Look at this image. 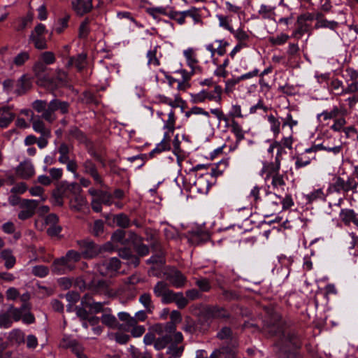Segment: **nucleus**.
<instances>
[{
  "instance_id": "f3484780",
  "label": "nucleus",
  "mask_w": 358,
  "mask_h": 358,
  "mask_svg": "<svg viewBox=\"0 0 358 358\" xmlns=\"http://www.w3.org/2000/svg\"><path fill=\"white\" fill-rule=\"evenodd\" d=\"M280 169V160L277 159L275 162H265L261 171L262 176L265 180L270 179L275 173H278Z\"/></svg>"
},
{
  "instance_id": "8fccbe9b",
  "label": "nucleus",
  "mask_w": 358,
  "mask_h": 358,
  "mask_svg": "<svg viewBox=\"0 0 358 358\" xmlns=\"http://www.w3.org/2000/svg\"><path fill=\"white\" fill-rule=\"evenodd\" d=\"M110 340H114L116 343L120 345L126 344L130 339V336L122 332H115L108 334Z\"/></svg>"
},
{
  "instance_id": "72a5a7b5",
  "label": "nucleus",
  "mask_w": 358,
  "mask_h": 358,
  "mask_svg": "<svg viewBox=\"0 0 358 358\" xmlns=\"http://www.w3.org/2000/svg\"><path fill=\"white\" fill-rule=\"evenodd\" d=\"M229 127L231 133H233L236 137V143H240L245 138V131L237 121L232 120Z\"/></svg>"
},
{
  "instance_id": "603ef678",
  "label": "nucleus",
  "mask_w": 358,
  "mask_h": 358,
  "mask_svg": "<svg viewBox=\"0 0 358 358\" xmlns=\"http://www.w3.org/2000/svg\"><path fill=\"white\" fill-rule=\"evenodd\" d=\"M268 121L270 124L271 131L275 136H278L280 132L281 122L273 115L268 116Z\"/></svg>"
},
{
  "instance_id": "ddd939ff",
  "label": "nucleus",
  "mask_w": 358,
  "mask_h": 358,
  "mask_svg": "<svg viewBox=\"0 0 358 358\" xmlns=\"http://www.w3.org/2000/svg\"><path fill=\"white\" fill-rule=\"evenodd\" d=\"M347 113L346 109L340 108L337 106H334L332 108L323 110L321 113L317 114V118L320 121H327L329 120H334L338 118L341 115H345Z\"/></svg>"
},
{
  "instance_id": "58836bf2",
  "label": "nucleus",
  "mask_w": 358,
  "mask_h": 358,
  "mask_svg": "<svg viewBox=\"0 0 358 358\" xmlns=\"http://www.w3.org/2000/svg\"><path fill=\"white\" fill-rule=\"evenodd\" d=\"M289 38V35L284 33H280L276 36H269L268 38V41L271 45L278 46L285 44Z\"/></svg>"
},
{
  "instance_id": "b1692460",
  "label": "nucleus",
  "mask_w": 358,
  "mask_h": 358,
  "mask_svg": "<svg viewBox=\"0 0 358 358\" xmlns=\"http://www.w3.org/2000/svg\"><path fill=\"white\" fill-rule=\"evenodd\" d=\"M171 136H169L168 134H164L162 141L157 143L155 148L149 153L150 157H154L157 154L169 150L171 149Z\"/></svg>"
},
{
  "instance_id": "39448f33",
  "label": "nucleus",
  "mask_w": 358,
  "mask_h": 358,
  "mask_svg": "<svg viewBox=\"0 0 358 358\" xmlns=\"http://www.w3.org/2000/svg\"><path fill=\"white\" fill-rule=\"evenodd\" d=\"M82 171L85 175L90 176L94 183L101 187H105L103 177L99 173L96 164L90 159H85L81 164Z\"/></svg>"
},
{
  "instance_id": "680f3d73",
  "label": "nucleus",
  "mask_w": 358,
  "mask_h": 358,
  "mask_svg": "<svg viewBox=\"0 0 358 358\" xmlns=\"http://www.w3.org/2000/svg\"><path fill=\"white\" fill-rule=\"evenodd\" d=\"M52 196L55 203L62 206L63 205V198L65 196V187L64 186L58 187L53 192Z\"/></svg>"
},
{
  "instance_id": "ea45409f",
  "label": "nucleus",
  "mask_w": 358,
  "mask_h": 358,
  "mask_svg": "<svg viewBox=\"0 0 358 358\" xmlns=\"http://www.w3.org/2000/svg\"><path fill=\"white\" fill-rule=\"evenodd\" d=\"M321 150H326L329 152H333L334 155H338L340 152H341V151L343 150V146L337 145V146H334V147H325L322 144H319V145H313L311 148H307V152H310L312 150H316V152H317V151Z\"/></svg>"
},
{
  "instance_id": "dca6fc26",
  "label": "nucleus",
  "mask_w": 358,
  "mask_h": 358,
  "mask_svg": "<svg viewBox=\"0 0 358 358\" xmlns=\"http://www.w3.org/2000/svg\"><path fill=\"white\" fill-rule=\"evenodd\" d=\"M16 173L22 179H29L35 174L34 166L30 161H24L17 166Z\"/></svg>"
},
{
  "instance_id": "09e8293b",
  "label": "nucleus",
  "mask_w": 358,
  "mask_h": 358,
  "mask_svg": "<svg viewBox=\"0 0 358 358\" xmlns=\"http://www.w3.org/2000/svg\"><path fill=\"white\" fill-rule=\"evenodd\" d=\"M68 134L69 137L73 138L80 143H84L86 141L85 135L76 126H71L69 129Z\"/></svg>"
},
{
  "instance_id": "f03ea898",
  "label": "nucleus",
  "mask_w": 358,
  "mask_h": 358,
  "mask_svg": "<svg viewBox=\"0 0 358 358\" xmlns=\"http://www.w3.org/2000/svg\"><path fill=\"white\" fill-rule=\"evenodd\" d=\"M32 108L37 113H41V117L51 124L57 119L56 111L59 110L63 115L69 112L70 103L56 98L49 103L44 100H36L32 103Z\"/></svg>"
},
{
  "instance_id": "6e6d98bb",
  "label": "nucleus",
  "mask_w": 358,
  "mask_h": 358,
  "mask_svg": "<svg viewBox=\"0 0 358 358\" xmlns=\"http://www.w3.org/2000/svg\"><path fill=\"white\" fill-rule=\"evenodd\" d=\"M9 339L12 342L21 344L24 342V334L20 329H13L9 334Z\"/></svg>"
},
{
  "instance_id": "412c9836",
  "label": "nucleus",
  "mask_w": 358,
  "mask_h": 358,
  "mask_svg": "<svg viewBox=\"0 0 358 358\" xmlns=\"http://www.w3.org/2000/svg\"><path fill=\"white\" fill-rule=\"evenodd\" d=\"M108 310L109 312L108 313H104L101 317L102 324L110 329H122L123 324H120L116 317L110 313V308H108Z\"/></svg>"
},
{
  "instance_id": "5701e85b",
  "label": "nucleus",
  "mask_w": 358,
  "mask_h": 358,
  "mask_svg": "<svg viewBox=\"0 0 358 358\" xmlns=\"http://www.w3.org/2000/svg\"><path fill=\"white\" fill-rule=\"evenodd\" d=\"M15 114L13 113L9 107H2L0 108V127L7 128L13 121Z\"/></svg>"
},
{
  "instance_id": "1a4fd4ad",
  "label": "nucleus",
  "mask_w": 358,
  "mask_h": 358,
  "mask_svg": "<svg viewBox=\"0 0 358 358\" xmlns=\"http://www.w3.org/2000/svg\"><path fill=\"white\" fill-rule=\"evenodd\" d=\"M153 292L156 297L161 299L163 304H169L174 291L169 288V285L165 281H158L153 287Z\"/></svg>"
},
{
  "instance_id": "bb28decb",
  "label": "nucleus",
  "mask_w": 358,
  "mask_h": 358,
  "mask_svg": "<svg viewBox=\"0 0 358 358\" xmlns=\"http://www.w3.org/2000/svg\"><path fill=\"white\" fill-rule=\"evenodd\" d=\"M160 48L159 45H155L153 48L148 51L146 57L148 58V64L155 67L160 65L159 59L162 57L161 53H158V49Z\"/></svg>"
},
{
  "instance_id": "2f4dec72",
  "label": "nucleus",
  "mask_w": 358,
  "mask_h": 358,
  "mask_svg": "<svg viewBox=\"0 0 358 358\" xmlns=\"http://www.w3.org/2000/svg\"><path fill=\"white\" fill-rule=\"evenodd\" d=\"M176 117L175 115V113L173 110L168 114V119L164 121V124L163 126V129L166 130L164 134H168L169 136H171L172 134H173L175 131V125H176Z\"/></svg>"
},
{
  "instance_id": "338daca9",
  "label": "nucleus",
  "mask_w": 358,
  "mask_h": 358,
  "mask_svg": "<svg viewBox=\"0 0 358 358\" xmlns=\"http://www.w3.org/2000/svg\"><path fill=\"white\" fill-rule=\"evenodd\" d=\"M217 18L219 21L220 27L227 29L230 33L233 31L234 28L231 25V20L229 19V16L217 15Z\"/></svg>"
},
{
  "instance_id": "f704fd0d",
  "label": "nucleus",
  "mask_w": 358,
  "mask_h": 358,
  "mask_svg": "<svg viewBox=\"0 0 358 358\" xmlns=\"http://www.w3.org/2000/svg\"><path fill=\"white\" fill-rule=\"evenodd\" d=\"M119 320L124 322L122 329L129 331L131 326H134L136 324V320L133 316H131L129 313L127 312H120L117 313Z\"/></svg>"
},
{
  "instance_id": "4d7b16f0",
  "label": "nucleus",
  "mask_w": 358,
  "mask_h": 358,
  "mask_svg": "<svg viewBox=\"0 0 358 358\" xmlns=\"http://www.w3.org/2000/svg\"><path fill=\"white\" fill-rule=\"evenodd\" d=\"M347 121L345 118V115H341L338 118L334 120L333 124L330 127V129L335 132L343 131Z\"/></svg>"
},
{
  "instance_id": "c03bdc74",
  "label": "nucleus",
  "mask_w": 358,
  "mask_h": 358,
  "mask_svg": "<svg viewBox=\"0 0 358 358\" xmlns=\"http://www.w3.org/2000/svg\"><path fill=\"white\" fill-rule=\"evenodd\" d=\"M222 88L220 85H215L213 91H207V99L209 101H213L220 103L222 100Z\"/></svg>"
},
{
  "instance_id": "393cba45",
  "label": "nucleus",
  "mask_w": 358,
  "mask_h": 358,
  "mask_svg": "<svg viewBox=\"0 0 358 358\" xmlns=\"http://www.w3.org/2000/svg\"><path fill=\"white\" fill-rule=\"evenodd\" d=\"M87 65V55L84 53L78 54L76 57H71L67 63V66H75L78 71H81Z\"/></svg>"
},
{
  "instance_id": "3c124183",
  "label": "nucleus",
  "mask_w": 358,
  "mask_h": 358,
  "mask_svg": "<svg viewBox=\"0 0 358 358\" xmlns=\"http://www.w3.org/2000/svg\"><path fill=\"white\" fill-rule=\"evenodd\" d=\"M90 20L88 17H86L80 24L78 30V37L80 38H87L90 32Z\"/></svg>"
},
{
  "instance_id": "37998d69",
  "label": "nucleus",
  "mask_w": 358,
  "mask_h": 358,
  "mask_svg": "<svg viewBox=\"0 0 358 358\" xmlns=\"http://www.w3.org/2000/svg\"><path fill=\"white\" fill-rule=\"evenodd\" d=\"M330 91L336 96L343 95L344 85L338 78L333 79L330 83Z\"/></svg>"
},
{
  "instance_id": "473e14b6",
  "label": "nucleus",
  "mask_w": 358,
  "mask_h": 358,
  "mask_svg": "<svg viewBox=\"0 0 358 358\" xmlns=\"http://www.w3.org/2000/svg\"><path fill=\"white\" fill-rule=\"evenodd\" d=\"M30 87V83L25 75H22L15 83V93L20 96L24 94Z\"/></svg>"
},
{
  "instance_id": "4c0bfd02",
  "label": "nucleus",
  "mask_w": 358,
  "mask_h": 358,
  "mask_svg": "<svg viewBox=\"0 0 358 358\" xmlns=\"http://www.w3.org/2000/svg\"><path fill=\"white\" fill-rule=\"evenodd\" d=\"M119 255L122 259L128 260V264L129 265H133L136 267L139 264V259L134 255L129 249L124 248L120 250L119 251Z\"/></svg>"
},
{
  "instance_id": "f257e3e1",
  "label": "nucleus",
  "mask_w": 358,
  "mask_h": 358,
  "mask_svg": "<svg viewBox=\"0 0 358 358\" xmlns=\"http://www.w3.org/2000/svg\"><path fill=\"white\" fill-rule=\"evenodd\" d=\"M274 322H271L269 331L280 338V348L287 355V358H299L298 349L301 347V341L298 336L292 331L284 328L278 315L273 316Z\"/></svg>"
},
{
  "instance_id": "a19ab883",
  "label": "nucleus",
  "mask_w": 358,
  "mask_h": 358,
  "mask_svg": "<svg viewBox=\"0 0 358 358\" xmlns=\"http://www.w3.org/2000/svg\"><path fill=\"white\" fill-rule=\"evenodd\" d=\"M1 257L5 261V266L7 268H11L15 264V258L13 255L12 251L9 249H6L1 251Z\"/></svg>"
},
{
  "instance_id": "0e129e2a",
  "label": "nucleus",
  "mask_w": 358,
  "mask_h": 358,
  "mask_svg": "<svg viewBox=\"0 0 358 358\" xmlns=\"http://www.w3.org/2000/svg\"><path fill=\"white\" fill-rule=\"evenodd\" d=\"M261 189V187L256 185L253 187L249 194V198L252 199L255 204H260V206L262 204L263 199V197L260 196Z\"/></svg>"
},
{
  "instance_id": "4be33fe9",
  "label": "nucleus",
  "mask_w": 358,
  "mask_h": 358,
  "mask_svg": "<svg viewBox=\"0 0 358 358\" xmlns=\"http://www.w3.org/2000/svg\"><path fill=\"white\" fill-rule=\"evenodd\" d=\"M43 119L40 116H32L31 122L33 130L41 134L49 135L51 134V129L45 126Z\"/></svg>"
},
{
  "instance_id": "49530a36",
  "label": "nucleus",
  "mask_w": 358,
  "mask_h": 358,
  "mask_svg": "<svg viewBox=\"0 0 358 358\" xmlns=\"http://www.w3.org/2000/svg\"><path fill=\"white\" fill-rule=\"evenodd\" d=\"M139 302L145 307L148 313H152L155 307L152 305L151 296L149 293L141 294L139 297Z\"/></svg>"
},
{
  "instance_id": "052dcab7",
  "label": "nucleus",
  "mask_w": 358,
  "mask_h": 358,
  "mask_svg": "<svg viewBox=\"0 0 358 358\" xmlns=\"http://www.w3.org/2000/svg\"><path fill=\"white\" fill-rule=\"evenodd\" d=\"M13 324V320L10 315L8 312L0 313V328L8 329Z\"/></svg>"
},
{
  "instance_id": "5fc2aeb1",
  "label": "nucleus",
  "mask_w": 358,
  "mask_h": 358,
  "mask_svg": "<svg viewBox=\"0 0 358 358\" xmlns=\"http://www.w3.org/2000/svg\"><path fill=\"white\" fill-rule=\"evenodd\" d=\"M270 178H271V185L274 189H283L286 184L284 175L280 174L279 172L278 173H275V175Z\"/></svg>"
},
{
  "instance_id": "cd10ccee",
  "label": "nucleus",
  "mask_w": 358,
  "mask_h": 358,
  "mask_svg": "<svg viewBox=\"0 0 358 358\" xmlns=\"http://www.w3.org/2000/svg\"><path fill=\"white\" fill-rule=\"evenodd\" d=\"M69 266V262L65 256L55 259L52 265V271L56 274H64Z\"/></svg>"
},
{
  "instance_id": "4468645a",
  "label": "nucleus",
  "mask_w": 358,
  "mask_h": 358,
  "mask_svg": "<svg viewBox=\"0 0 358 358\" xmlns=\"http://www.w3.org/2000/svg\"><path fill=\"white\" fill-rule=\"evenodd\" d=\"M71 7L78 16H83L91 12L93 8L92 0H72Z\"/></svg>"
},
{
  "instance_id": "69168bd1",
  "label": "nucleus",
  "mask_w": 358,
  "mask_h": 358,
  "mask_svg": "<svg viewBox=\"0 0 358 358\" xmlns=\"http://www.w3.org/2000/svg\"><path fill=\"white\" fill-rule=\"evenodd\" d=\"M207 90H203L201 92L190 94V102L192 103H200L204 102L207 99Z\"/></svg>"
},
{
  "instance_id": "c85d7f7f",
  "label": "nucleus",
  "mask_w": 358,
  "mask_h": 358,
  "mask_svg": "<svg viewBox=\"0 0 358 358\" xmlns=\"http://www.w3.org/2000/svg\"><path fill=\"white\" fill-rule=\"evenodd\" d=\"M92 299L85 294L81 299V304L84 306L90 308L94 313H98L103 310L105 303L91 301Z\"/></svg>"
},
{
  "instance_id": "20e7f679",
  "label": "nucleus",
  "mask_w": 358,
  "mask_h": 358,
  "mask_svg": "<svg viewBox=\"0 0 358 358\" xmlns=\"http://www.w3.org/2000/svg\"><path fill=\"white\" fill-rule=\"evenodd\" d=\"M281 197L271 192H265L261 207L264 216L269 217L281 211Z\"/></svg>"
},
{
  "instance_id": "f8f14e48",
  "label": "nucleus",
  "mask_w": 358,
  "mask_h": 358,
  "mask_svg": "<svg viewBox=\"0 0 358 358\" xmlns=\"http://www.w3.org/2000/svg\"><path fill=\"white\" fill-rule=\"evenodd\" d=\"M203 313L208 319H227L230 316L225 308L218 306H206Z\"/></svg>"
},
{
  "instance_id": "aec40b11",
  "label": "nucleus",
  "mask_w": 358,
  "mask_h": 358,
  "mask_svg": "<svg viewBox=\"0 0 358 358\" xmlns=\"http://www.w3.org/2000/svg\"><path fill=\"white\" fill-rule=\"evenodd\" d=\"M184 56L187 60V65L192 69V73H196L201 72V68L197 65L199 61L196 55L192 48H189L184 51Z\"/></svg>"
},
{
  "instance_id": "c756f323",
  "label": "nucleus",
  "mask_w": 358,
  "mask_h": 358,
  "mask_svg": "<svg viewBox=\"0 0 358 358\" xmlns=\"http://www.w3.org/2000/svg\"><path fill=\"white\" fill-rule=\"evenodd\" d=\"M231 34H233L234 37L238 41V43L245 47L248 46L247 43L250 37L249 34L241 27H238L237 29H234Z\"/></svg>"
},
{
  "instance_id": "a18cd8bd",
  "label": "nucleus",
  "mask_w": 358,
  "mask_h": 358,
  "mask_svg": "<svg viewBox=\"0 0 358 358\" xmlns=\"http://www.w3.org/2000/svg\"><path fill=\"white\" fill-rule=\"evenodd\" d=\"M29 38L36 49L44 50L48 48L46 39L43 36H35L34 34H31Z\"/></svg>"
},
{
  "instance_id": "e433bc0d",
  "label": "nucleus",
  "mask_w": 358,
  "mask_h": 358,
  "mask_svg": "<svg viewBox=\"0 0 358 358\" xmlns=\"http://www.w3.org/2000/svg\"><path fill=\"white\" fill-rule=\"evenodd\" d=\"M175 303L178 308L183 309L187 306L189 300L184 296L182 292H174L169 301V303Z\"/></svg>"
},
{
  "instance_id": "13d9d810",
  "label": "nucleus",
  "mask_w": 358,
  "mask_h": 358,
  "mask_svg": "<svg viewBox=\"0 0 358 358\" xmlns=\"http://www.w3.org/2000/svg\"><path fill=\"white\" fill-rule=\"evenodd\" d=\"M114 221L118 227L127 228L130 226V220L128 216L124 213L116 215Z\"/></svg>"
},
{
  "instance_id": "423d86ee",
  "label": "nucleus",
  "mask_w": 358,
  "mask_h": 358,
  "mask_svg": "<svg viewBox=\"0 0 358 358\" xmlns=\"http://www.w3.org/2000/svg\"><path fill=\"white\" fill-rule=\"evenodd\" d=\"M80 250L85 259L96 257L101 251V248L90 239H83L77 241Z\"/></svg>"
},
{
  "instance_id": "6ab92c4d",
  "label": "nucleus",
  "mask_w": 358,
  "mask_h": 358,
  "mask_svg": "<svg viewBox=\"0 0 358 358\" xmlns=\"http://www.w3.org/2000/svg\"><path fill=\"white\" fill-rule=\"evenodd\" d=\"M63 347L70 349L73 352L77 358H87L84 353L83 348L76 340L66 338L62 341Z\"/></svg>"
},
{
  "instance_id": "a211bd4d",
  "label": "nucleus",
  "mask_w": 358,
  "mask_h": 358,
  "mask_svg": "<svg viewBox=\"0 0 358 358\" xmlns=\"http://www.w3.org/2000/svg\"><path fill=\"white\" fill-rule=\"evenodd\" d=\"M339 217L345 225L350 226L352 223L358 227V214L354 210L343 208L341 210Z\"/></svg>"
},
{
  "instance_id": "7ed1b4c3",
  "label": "nucleus",
  "mask_w": 358,
  "mask_h": 358,
  "mask_svg": "<svg viewBox=\"0 0 358 358\" xmlns=\"http://www.w3.org/2000/svg\"><path fill=\"white\" fill-rule=\"evenodd\" d=\"M153 331L159 336L155 342L157 350L164 349L169 343H180L183 341L181 332L176 331V325L172 322L157 324L153 326Z\"/></svg>"
},
{
  "instance_id": "79ce46f5",
  "label": "nucleus",
  "mask_w": 358,
  "mask_h": 358,
  "mask_svg": "<svg viewBox=\"0 0 358 358\" xmlns=\"http://www.w3.org/2000/svg\"><path fill=\"white\" fill-rule=\"evenodd\" d=\"M175 343H172L167 349L166 354L168 358H180L183 352L184 347H178Z\"/></svg>"
},
{
  "instance_id": "bf43d9fd",
  "label": "nucleus",
  "mask_w": 358,
  "mask_h": 358,
  "mask_svg": "<svg viewBox=\"0 0 358 358\" xmlns=\"http://www.w3.org/2000/svg\"><path fill=\"white\" fill-rule=\"evenodd\" d=\"M269 108L265 105L264 101L262 99H259L257 103L250 108V113L255 114L259 111H262L264 113H266Z\"/></svg>"
},
{
  "instance_id": "864d4df0",
  "label": "nucleus",
  "mask_w": 358,
  "mask_h": 358,
  "mask_svg": "<svg viewBox=\"0 0 358 358\" xmlns=\"http://www.w3.org/2000/svg\"><path fill=\"white\" fill-rule=\"evenodd\" d=\"M185 17H190L192 18L194 24H202V19L199 10L195 7H192L187 10H185Z\"/></svg>"
},
{
  "instance_id": "9d476101",
  "label": "nucleus",
  "mask_w": 358,
  "mask_h": 358,
  "mask_svg": "<svg viewBox=\"0 0 358 358\" xmlns=\"http://www.w3.org/2000/svg\"><path fill=\"white\" fill-rule=\"evenodd\" d=\"M39 204V201L35 199H23L20 204L21 210L18 213V218L21 220H25L31 217L36 208Z\"/></svg>"
},
{
  "instance_id": "e2e57ef3",
  "label": "nucleus",
  "mask_w": 358,
  "mask_h": 358,
  "mask_svg": "<svg viewBox=\"0 0 358 358\" xmlns=\"http://www.w3.org/2000/svg\"><path fill=\"white\" fill-rule=\"evenodd\" d=\"M69 19L70 15L66 14L63 17L58 20L57 24L55 28L57 34L62 33L63 31L68 27Z\"/></svg>"
},
{
  "instance_id": "de8ad7c7",
  "label": "nucleus",
  "mask_w": 358,
  "mask_h": 358,
  "mask_svg": "<svg viewBox=\"0 0 358 358\" xmlns=\"http://www.w3.org/2000/svg\"><path fill=\"white\" fill-rule=\"evenodd\" d=\"M338 22L334 20H328L327 19H324L323 20H320L317 22L315 27L316 29L324 28L329 29L331 30H336L338 27Z\"/></svg>"
},
{
  "instance_id": "9b49d317",
  "label": "nucleus",
  "mask_w": 358,
  "mask_h": 358,
  "mask_svg": "<svg viewBox=\"0 0 358 358\" xmlns=\"http://www.w3.org/2000/svg\"><path fill=\"white\" fill-rule=\"evenodd\" d=\"M164 275L165 279L176 288H182L187 282V278L178 269H171L166 271Z\"/></svg>"
},
{
  "instance_id": "2eb2a0df",
  "label": "nucleus",
  "mask_w": 358,
  "mask_h": 358,
  "mask_svg": "<svg viewBox=\"0 0 358 358\" xmlns=\"http://www.w3.org/2000/svg\"><path fill=\"white\" fill-rule=\"evenodd\" d=\"M315 152L316 150H312L308 152L307 149H306L304 152L295 156L294 157L295 159V169L299 170L309 165L313 159H315Z\"/></svg>"
},
{
  "instance_id": "774afa93",
  "label": "nucleus",
  "mask_w": 358,
  "mask_h": 358,
  "mask_svg": "<svg viewBox=\"0 0 358 358\" xmlns=\"http://www.w3.org/2000/svg\"><path fill=\"white\" fill-rule=\"evenodd\" d=\"M167 16L170 19L176 20L179 24H183L185 22V10H170Z\"/></svg>"
},
{
  "instance_id": "7c9ffc66",
  "label": "nucleus",
  "mask_w": 358,
  "mask_h": 358,
  "mask_svg": "<svg viewBox=\"0 0 358 358\" xmlns=\"http://www.w3.org/2000/svg\"><path fill=\"white\" fill-rule=\"evenodd\" d=\"M310 24L297 17L296 28L293 31L292 36L299 39L306 32L308 31Z\"/></svg>"
},
{
  "instance_id": "0eeeda50",
  "label": "nucleus",
  "mask_w": 358,
  "mask_h": 358,
  "mask_svg": "<svg viewBox=\"0 0 358 358\" xmlns=\"http://www.w3.org/2000/svg\"><path fill=\"white\" fill-rule=\"evenodd\" d=\"M121 266L120 259L113 257L96 265V271L103 276H112L118 271Z\"/></svg>"
},
{
  "instance_id": "6e6552de",
  "label": "nucleus",
  "mask_w": 358,
  "mask_h": 358,
  "mask_svg": "<svg viewBox=\"0 0 358 358\" xmlns=\"http://www.w3.org/2000/svg\"><path fill=\"white\" fill-rule=\"evenodd\" d=\"M90 289L95 294L103 295L107 297L115 296L116 293L110 287V283L104 280H93L89 285Z\"/></svg>"
},
{
  "instance_id": "a878e982",
  "label": "nucleus",
  "mask_w": 358,
  "mask_h": 358,
  "mask_svg": "<svg viewBox=\"0 0 358 358\" xmlns=\"http://www.w3.org/2000/svg\"><path fill=\"white\" fill-rule=\"evenodd\" d=\"M341 192L345 193V180L340 176L335 177L333 182L329 184L327 194L340 193Z\"/></svg>"
},
{
  "instance_id": "c9c22d12",
  "label": "nucleus",
  "mask_w": 358,
  "mask_h": 358,
  "mask_svg": "<svg viewBox=\"0 0 358 358\" xmlns=\"http://www.w3.org/2000/svg\"><path fill=\"white\" fill-rule=\"evenodd\" d=\"M58 153L59 154V157L58 158V162L60 164H64L66 162H68L70 159L69 153L71 152V148L65 143H62L60 144L57 149Z\"/></svg>"
}]
</instances>
